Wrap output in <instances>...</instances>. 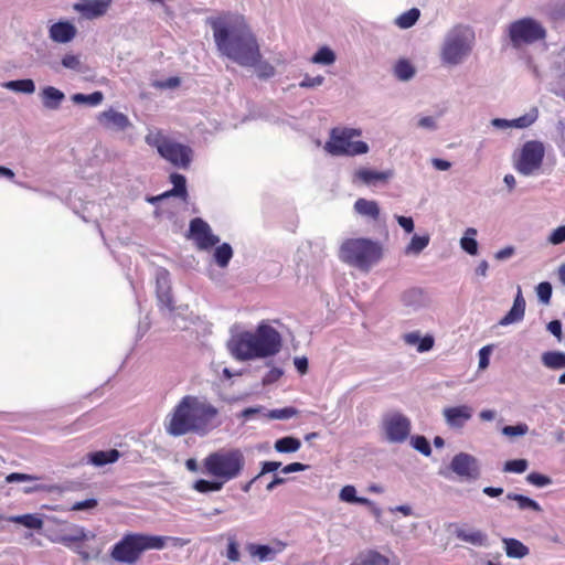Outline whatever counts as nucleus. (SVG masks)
<instances>
[{
  "mask_svg": "<svg viewBox=\"0 0 565 565\" xmlns=\"http://www.w3.org/2000/svg\"><path fill=\"white\" fill-rule=\"evenodd\" d=\"M216 50L237 65L253 68L259 79L271 78L275 67L263 58L258 40L245 19L225 13L210 20Z\"/></svg>",
  "mask_w": 565,
  "mask_h": 565,
  "instance_id": "nucleus-1",
  "label": "nucleus"
},
{
  "mask_svg": "<svg viewBox=\"0 0 565 565\" xmlns=\"http://www.w3.org/2000/svg\"><path fill=\"white\" fill-rule=\"evenodd\" d=\"M218 408L205 397L185 395L168 414L164 428L173 437L194 434L207 436L221 426Z\"/></svg>",
  "mask_w": 565,
  "mask_h": 565,
  "instance_id": "nucleus-2",
  "label": "nucleus"
},
{
  "mask_svg": "<svg viewBox=\"0 0 565 565\" xmlns=\"http://www.w3.org/2000/svg\"><path fill=\"white\" fill-rule=\"evenodd\" d=\"M227 349L241 362L267 359L280 351L281 335L274 327L262 321L254 331L233 333Z\"/></svg>",
  "mask_w": 565,
  "mask_h": 565,
  "instance_id": "nucleus-3",
  "label": "nucleus"
},
{
  "mask_svg": "<svg viewBox=\"0 0 565 565\" xmlns=\"http://www.w3.org/2000/svg\"><path fill=\"white\" fill-rule=\"evenodd\" d=\"M476 34L471 26L458 23L446 31L439 45V60L445 67H457L471 55Z\"/></svg>",
  "mask_w": 565,
  "mask_h": 565,
  "instance_id": "nucleus-4",
  "label": "nucleus"
},
{
  "mask_svg": "<svg viewBox=\"0 0 565 565\" xmlns=\"http://www.w3.org/2000/svg\"><path fill=\"white\" fill-rule=\"evenodd\" d=\"M168 540L180 542V539L149 535L141 533H129L124 535L111 548L110 557L119 563L135 564L142 553L149 550H162Z\"/></svg>",
  "mask_w": 565,
  "mask_h": 565,
  "instance_id": "nucleus-5",
  "label": "nucleus"
},
{
  "mask_svg": "<svg viewBox=\"0 0 565 565\" xmlns=\"http://www.w3.org/2000/svg\"><path fill=\"white\" fill-rule=\"evenodd\" d=\"M203 473L224 484L238 478L245 467V456L238 448H221L209 454L202 462Z\"/></svg>",
  "mask_w": 565,
  "mask_h": 565,
  "instance_id": "nucleus-6",
  "label": "nucleus"
},
{
  "mask_svg": "<svg viewBox=\"0 0 565 565\" xmlns=\"http://www.w3.org/2000/svg\"><path fill=\"white\" fill-rule=\"evenodd\" d=\"M382 257V244L364 237L345 239L339 250V258L342 262L363 271H369Z\"/></svg>",
  "mask_w": 565,
  "mask_h": 565,
  "instance_id": "nucleus-7",
  "label": "nucleus"
},
{
  "mask_svg": "<svg viewBox=\"0 0 565 565\" xmlns=\"http://www.w3.org/2000/svg\"><path fill=\"white\" fill-rule=\"evenodd\" d=\"M145 141L148 146L156 148L160 157L173 167L183 170L190 168L193 160V149L190 146L177 141L158 129L150 130Z\"/></svg>",
  "mask_w": 565,
  "mask_h": 565,
  "instance_id": "nucleus-8",
  "label": "nucleus"
},
{
  "mask_svg": "<svg viewBox=\"0 0 565 565\" xmlns=\"http://www.w3.org/2000/svg\"><path fill=\"white\" fill-rule=\"evenodd\" d=\"M362 130L350 127H335L331 129L329 140L324 150L332 156H359L369 152V145L364 141L354 140L361 137Z\"/></svg>",
  "mask_w": 565,
  "mask_h": 565,
  "instance_id": "nucleus-9",
  "label": "nucleus"
},
{
  "mask_svg": "<svg viewBox=\"0 0 565 565\" xmlns=\"http://www.w3.org/2000/svg\"><path fill=\"white\" fill-rule=\"evenodd\" d=\"M511 46L522 51L537 42L544 41L547 30L543 23L534 18L524 17L511 22L507 28Z\"/></svg>",
  "mask_w": 565,
  "mask_h": 565,
  "instance_id": "nucleus-10",
  "label": "nucleus"
},
{
  "mask_svg": "<svg viewBox=\"0 0 565 565\" xmlns=\"http://www.w3.org/2000/svg\"><path fill=\"white\" fill-rule=\"evenodd\" d=\"M544 154L543 142L537 140L526 141L518 154L514 168L523 175H532L541 168Z\"/></svg>",
  "mask_w": 565,
  "mask_h": 565,
  "instance_id": "nucleus-11",
  "label": "nucleus"
},
{
  "mask_svg": "<svg viewBox=\"0 0 565 565\" xmlns=\"http://www.w3.org/2000/svg\"><path fill=\"white\" fill-rule=\"evenodd\" d=\"M412 429L408 417L398 412L387 413L382 420V430L385 440L392 444L404 443Z\"/></svg>",
  "mask_w": 565,
  "mask_h": 565,
  "instance_id": "nucleus-12",
  "label": "nucleus"
},
{
  "mask_svg": "<svg viewBox=\"0 0 565 565\" xmlns=\"http://www.w3.org/2000/svg\"><path fill=\"white\" fill-rule=\"evenodd\" d=\"M190 238L198 248L207 250L220 243V237L212 232L211 226L202 218L195 217L190 222Z\"/></svg>",
  "mask_w": 565,
  "mask_h": 565,
  "instance_id": "nucleus-13",
  "label": "nucleus"
},
{
  "mask_svg": "<svg viewBox=\"0 0 565 565\" xmlns=\"http://www.w3.org/2000/svg\"><path fill=\"white\" fill-rule=\"evenodd\" d=\"M450 469L466 481L476 480L480 476L478 459L467 452L456 455L450 462Z\"/></svg>",
  "mask_w": 565,
  "mask_h": 565,
  "instance_id": "nucleus-14",
  "label": "nucleus"
},
{
  "mask_svg": "<svg viewBox=\"0 0 565 565\" xmlns=\"http://www.w3.org/2000/svg\"><path fill=\"white\" fill-rule=\"evenodd\" d=\"M394 177L391 169L377 171L372 168L361 167L352 174V183L355 185L377 186L386 184Z\"/></svg>",
  "mask_w": 565,
  "mask_h": 565,
  "instance_id": "nucleus-15",
  "label": "nucleus"
},
{
  "mask_svg": "<svg viewBox=\"0 0 565 565\" xmlns=\"http://www.w3.org/2000/svg\"><path fill=\"white\" fill-rule=\"evenodd\" d=\"M473 408L470 405L462 404L456 406H447L443 409V417L446 425L456 430L462 429L472 418Z\"/></svg>",
  "mask_w": 565,
  "mask_h": 565,
  "instance_id": "nucleus-16",
  "label": "nucleus"
},
{
  "mask_svg": "<svg viewBox=\"0 0 565 565\" xmlns=\"http://www.w3.org/2000/svg\"><path fill=\"white\" fill-rule=\"evenodd\" d=\"M156 289L160 307L172 311L173 299L171 296L170 274L164 268H158L156 270Z\"/></svg>",
  "mask_w": 565,
  "mask_h": 565,
  "instance_id": "nucleus-17",
  "label": "nucleus"
},
{
  "mask_svg": "<svg viewBox=\"0 0 565 565\" xmlns=\"http://www.w3.org/2000/svg\"><path fill=\"white\" fill-rule=\"evenodd\" d=\"M286 547L282 542H276L274 546L265 544L248 543L246 550L253 558L258 562L274 561L276 555L281 553Z\"/></svg>",
  "mask_w": 565,
  "mask_h": 565,
  "instance_id": "nucleus-18",
  "label": "nucleus"
},
{
  "mask_svg": "<svg viewBox=\"0 0 565 565\" xmlns=\"http://www.w3.org/2000/svg\"><path fill=\"white\" fill-rule=\"evenodd\" d=\"M111 0H78L74 9L86 19H96L106 13Z\"/></svg>",
  "mask_w": 565,
  "mask_h": 565,
  "instance_id": "nucleus-19",
  "label": "nucleus"
},
{
  "mask_svg": "<svg viewBox=\"0 0 565 565\" xmlns=\"http://www.w3.org/2000/svg\"><path fill=\"white\" fill-rule=\"evenodd\" d=\"M98 121L107 129L122 131L131 126L129 118L115 109H108L99 114Z\"/></svg>",
  "mask_w": 565,
  "mask_h": 565,
  "instance_id": "nucleus-20",
  "label": "nucleus"
},
{
  "mask_svg": "<svg viewBox=\"0 0 565 565\" xmlns=\"http://www.w3.org/2000/svg\"><path fill=\"white\" fill-rule=\"evenodd\" d=\"M170 181L173 184L172 190L164 192L161 195L152 196L149 199V202L156 203L162 200H166L170 196L179 198L182 202L186 201L188 191H186V180L184 175L180 173H172L170 175Z\"/></svg>",
  "mask_w": 565,
  "mask_h": 565,
  "instance_id": "nucleus-21",
  "label": "nucleus"
},
{
  "mask_svg": "<svg viewBox=\"0 0 565 565\" xmlns=\"http://www.w3.org/2000/svg\"><path fill=\"white\" fill-rule=\"evenodd\" d=\"M455 535L462 542L469 543L473 546H489L488 535L478 529L469 526H459L455 530Z\"/></svg>",
  "mask_w": 565,
  "mask_h": 565,
  "instance_id": "nucleus-22",
  "label": "nucleus"
},
{
  "mask_svg": "<svg viewBox=\"0 0 565 565\" xmlns=\"http://www.w3.org/2000/svg\"><path fill=\"white\" fill-rule=\"evenodd\" d=\"M50 38L57 43L71 42L76 35L75 26L70 22H56L50 28Z\"/></svg>",
  "mask_w": 565,
  "mask_h": 565,
  "instance_id": "nucleus-23",
  "label": "nucleus"
},
{
  "mask_svg": "<svg viewBox=\"0 0 565 565\" xmlns=\"http://www.w3.org/2000/svg\"><path fill=\"white\" fill-rule=\"evenodd\" d=\"M43 107L51 110L60 108L65 99V94L54 86H45L40 93Z\"/></svg>",
  "mask_w": 565,
  "mask_h": 565,
  "instance_id": "nucleus-24",
  "label": "nucleus"
},
{
  "mask_svg": "<svg viewBox=\"0 0 565 565\" xmlns=\"http://www.w3.org/2000/svg\"><path fill=\"white\" fill-rule=\"evenodd\" d=\"M541 13L553 22L565 21V0H548L541 7Z\"/></svg>",
  "mask_w": 565,
  "mask_h": 565,
  "instance_id": "nucleus-25",
  "label": "nucleus"
},
{
  "mask_svg": "<svg viewBox=\"0 0 565 565\" xmlns=\"http://www.w3.org/2000/svg\"><path fill=\"white\" fill-rule=\"evenodd\" d=\"M353 207L355 213L373 221L380 216V206L374 200L358 199Z\"/></svg>",
  "mask_w": 565,
  "mask_h": 565,
  "instance_id": "nucleus-26",
  "label": "nucleus"
},
{
  "mask_svg": "<svg viewBox=\"0 0 565 565\" xmlns=\"http://www.w3.org/2000/svg\"><path fill=\"white\" fill-rule=\"evenodd\" d=\"M403 340L408 345H417V351L419 353L429 351L434 345V338L431 335L422 338L419 331H413L404 334Z\"/></svg>",
  "mask_w": 565,
  "mask_h": 565,
  "instance_id": "nucleus-27",
  "label": "nucleus"
},
{
  "mask_svg": "<svg viewBox=\"0 0 565 565\" xmlns=\"http://www.w3.org/2000/svg\"><path fill=\"white\" fill-rule=\"evenodd\" d=\"M478 231L475 227H468L463 232L462 237L459 241L460 247L463 252L471 256L478 255L479 244L477 241Z\"/></svg>",
  "mask_w": 565,
  "mask_h": 565,
  "instance_id": "nucleus-28",
  "label": "nucleus"
},
{
  "mask_svg": "<svg viewBox=\"0 0 565 565\" xmlns=\"http://www.w3.org/2000/svg\"><path fill=\"white\" fill-rule=\"evenodd\" d=\"M93 539H95V534L93 532L86 531L82 526H74L70 533H66L61 537V542L66 546H71L73 543L89 541Z\"/></svg>",
  "mask_w": 565,
  "mask_h": 565,
  "instance_id": "nucleus-29",
  "label": "nucleus"
},
{
  "mask_svg": "<svg viewBox=\"0 0 565 565\" xmlns=\"http://www.w3.org/2000/svg\"><path fill=\"white\" fill-rule=\"evenodd\" d=\"M7 521L32 530H41L43 527V520L38 514L12 515L7 518Z\"/></svg>",
  "mask_w": 565,
  "mask_h": 565,
  "instance_id": "nucleus-30",
  "label": "nucleus"
},
{
  "mask_svg": "<svg viewBox=\"0 0 565 565\" xmlns=\"http://www.w3.org/2000/svg\"><path fill=\"white\" fill-rule=\"evenodd\" d=\"M504 550L509 557L523 558L529 554V548L516 539H503Z\"/></svg>",
  "mask_w": 565,
  "mask_h": 565,
  "instance_id": "nucleus-31",
  "label": "nucleus"
},
{
  "mask_svg": "<svg viewBox=\"0 0 565 565\" xmlns=\"http://www.w3.org/2000/svg\"><path fill=\"white\" fill-rule=\"evenodd\" d=\"M120 457V454L116 449H110L107 451H96L89 455V462L94 466L102 467L107 463H113L117 461Z\"/></svg>",
  "mask_w": 565,
  "mask_h": 565,
  "instance_id": "nucleus-32",
  "label": "nucleus"
},
{
  "mask_svg": "<svg viewBox=\"0 0 565 565\" xmlns=\"http://www.w3.org/2000/svg\"><path fill=\"white\" fill-rule=\"evenodd\" d=\"M430 237L429 235H414L411 238V242L404 249V254L406 256H416L419 255L429 244Z\"/></svg>",
  "mask_w": 565,
  "mask_h": 565,
  "instance_id": "nucleus-33",
  "label": "nucleus"
},
{
  "mask_svg": "<svg viewBox=\"0 0 565 565\" xmlns=\"http://www.w3.org/2000/svg\"><path fill=\"white\" fill-rule=\"evenodd\" d=\"M301 441L292 436L279 438L275 441L274 448L281 454L296 452L300 449Z\"/></svg>",
  "mask_w": 565,
  "mask_h": 565,
  "instance_id": "nucleus-34",
  "label": "nucleus"
},
{
  "mask_svg": "<svg viewBox=\"0 0 565 565\" xmlns=\"http://www.w3.org/2000/svg\"><path fill=\"white\" fill-rule=\"evenodd\" d=\"M542 363L552 370L565 367V353L559 351H548L542 354Z\"/></svg>",
  "mask_w": 565,
  "mask_h": 565,
  "instance_id": "nucleus-35",
  "label": "nucleus"
},
{
  "mask_svg": "<svg viewBox=\"0 0 565 565\" xmlns=\"http://www.w3.org/2000/svg\"><path fill=\"white\" fill-rule=\"evenodd\" d=\"M233 257V248L228 243H223L218 245L214 253L213 258L214 262L221 268H226Z\"/></svg>",
  "mask_w": 565,
  "mask_h": 565,
  "instance_id": "nucleus-36",
  "label": "nucleus"
},
{
  "mask_svg": "<svg viewBox=\"0 0 565 565\" xmlns=\"http://www.w3.org/2000/svg\"><path fill=\"white\" fill-rule=\"evenodd\" d=\"M2 87L23 94H33L35 92V84L32 79H17L2 83Z\"/></svg>",
  "mask_w": 565,
  "mask_h": 565,
  "instance_id": "nucleus-37",
  "label": "nucleus"
},
{
  "mask_svg": "<svg viewBox=\"0 0 565 565\" xmlns=\"http://www.w3.org/2000/svg\"><path fill=\"white\" fill-rule=\"evenodd\" d=\"M339 499L348 503L372 505V501L367 498H361L356 495V490L353 486H344L339 493Z\"/></svg>",
  "mask_w": 565,
  "mask_h": 565,
  "instance_id": "nucleus-38",
  "label": "nucleus"
},
{
  "mask_svg": "<svg viewBox=\"0 0 565 565\" xmlns=\"http://www.w3.org/2000/svg\"><path fill=\"white\" fill-rule=\"evenodd\" d=\"M223 487L224 483L215 478H213V480L200 479L193 484V489L200 493L217 492L221 491Z\"/></svg>",
  "mask_w": 565,
  "mask_h": 565,
  "instance_id": "nucleus-39",
  "label": "nucleus"
},
{
  "mask_svg": "<svg viewBox=\"0 0 565 565\" xmlns=\"http://www.w3.org/2000/svg\"><path fill=\"white\" fill-rule=\"evenodd\" d=\"M507 499L515 501L520 510H533L536 512L541 511L540 504L529 497L516 493H508Z\"/></svg>",
  "mask_w": 565,
  "mask_h": 565,
  "instance_id": "nucleus-40",
  "label": "nucleus"
},
{
  "mask_svg": "<svg viewBox=\"0 0 565 565\" xmlns=\"http://www.w3.org/2000/svg\"><path fill=\"white\" fill-rule=\"evenodd\" d=\"M394 75L399 81H409L415 75V68L408 61L401 60L396 63L394 67Z\"/></svg>",
  "mask_w": 565,
  "mask_h": 565,
  "instance_id": "nucleus-41",
  "label": "nucleus"
},
{
  "mask_svg": "<svg viewBox=\"0 0 565 565\" xmlns=\"http://www.w3.org/2000/svg\"><path fill=\"white\" fill-rule=\"evenodd\" d=\"M420 12L416 8H412L408 11L402 13L397 19L395 20V23L401 29H408L413 26L417 20L419 19Z\"/></svg>",
  "mask_w": 565,
  "mask_h": 565,
  "instance_id": "nucleus-42",
  "label": "nucleus"
},
{
  "mask_svg": "<svg viewBox=\"0 0 565 565\" xmlns=\"http://www.w3.org/2000/svg\"><path fill=\"white\" fill-rule=\"evenodd\" d=\"M539 118L537 108H532L529 113L523 116L511 119L512 128L524 129L533 125Z\"/></svg>",
  "mask_w": 565,
  "mask_h": 565,
  "instance_id": "nucleus-43",
  "label": "nucleus"
},
{
  "mask_svg": "<svg viewBox=\"0 0 565 565\" xmlns=\"http://www.w3.org/2000/svg\"><path fill=\"white\" fill-rule=\"evenodd\" d=\"M71 98L75 104H87L89 106H97L103 102L104 95L102 92H94L89 95L77 93L74 94Z\"/></svg>",
  "mask_w": 565,
  "mask_h": 565,
  "instance_id": "nucleus-44",
  "label": "nucleus"
},
{
  "mask_svg": "<svg viewBox=\"0 0 565 565\" xmlns=\"http://www.w3.org/2000/svg\"><path fill=\"white\" fill-rule=\"evenodd\" d=\"M311 62L321 65H331L335 62L334 52L328 46L320 47L311 57Z\"/></svg>",
  "mask_w": 565,
  "mask_h": 565,
  "instance_id": "nucleus-45",
  "label": "nucleus"
},
{
  "mask_svg": "<svg viewBox=\"0 0 565 565\" xmlns=\"http://www.w3.org/2000/svg\"><path fill=\"white\" fill-rule=\"evenodd\" d=\"M552 70L556 77L565 83V45L556 53Z\"/></svg>",
  "mask_w": 565,
  "mask_h": 565,
  "instance_id": "nucleus-46",
  "label": "nucleus"
},
{
  "mask_svg": "<svg viewBox=\"0 0 565 565\" xmlns=\"http://www.w3.org/2000/svg\"><path fill=\"white\" fill-rule=\"evenodd\" d=\"M422 294L418 289H409L402 294L401 301L404 306L416 309L420 306Z\"/></svg>",
  "mask_w": 565,
  "mask_h": 565,
  "instance_id": "nucleus-47",
  "label": "nucleus"
},
{
  "mask_svg": "<svg viewBox=\"0 0 565 565\" xmlns=\"http://www.w3.org/2000/svg\"><path fill=\"white\" fill-rule=\"evenodd\" d=\"M524 310L512 306L509 312L499 321L500 326H509L521 321L524 318Z\"/></svg>",
  "mask_w": 565,
  "mask_h": 565,
  "instance_id": "nucleus-48",
  "label": "nucleus"
},
{
  "mask_svg": "<svg viewBox=\"0 0 565 565\" xmlns=\"http://www.w3.org/2000/svg\"><path fill=\"white\" fill-rule=\"evenodd\" d=\"M554 141L563 154H565V118L557 120Z\"/></svg>",
  "mask_w": 565,
  "mask_h": 565,
  "instance_id": "nucleus-49",
  "label": "nucleus"
},
{
  "mask_svg": "<svg viewBox=\"0 0 565 565\" xmlns=\"http://www.w3.org/2000/svg\"><path fill=\"white\" fill-rule=\"evenodd\" d=\"M298 414V409L295 407H285L279 409L269 411L266 416L270 419H289Z\"/></svg>",
  "mask_w": 565,
  "mask_h": 565,
  "instance_id": "nucleus-50",
  "label": "nucleus"
},
{
  "mask_svg": "<svg viewBox=\"0 0 565 565\" xmlns=\"http://www.w3.org/2000/svg\"><path fill=\"white\" fill-rule=\"evenodd\" d=\"M226 557L228 561L236 563L241 559V553L238 551V543L234 535H227V548H226Z\"/></svg>",
  "mask_w": 565,
  "mask_h": 565,
  "instance_id": "nucleus-51",
  "label": "nucleus"
},
{
  "mask_svg": "<svg viewBox=\"0 0 565 565\" xmlns=\"http://www.w3.org/2000/svg\"><path fill=\"white\" fill-rule=\"evenodd\" d=\"M501 431L507 437H520L527 434L529 426L524 423H520L514 426H504Z\"/></svg>",
  "mask_w": 565,
  "mask_h": 565,
  "instance_id": "nucleus-52",
  "label": "nucleus"
},
{
  "mask_svg": "<svg viewBox=\"0 0 565 565\" xmlns=\"http://www.w3.org/2000/svg\"><path fill=\"white\" fill-rule=\"evenodd\" d=\"M411 444L416 450H418L424 456H429L431 454L430 445L426 437L424 436L412 437Z\"/></svg>",
  "mask_w": 565,
  "mask_h": 565,
  "instance_id": "nucleus-53",
  "label": "nucleus"
},
{
  "mask_svg": "<svg viewBox=\"0 0 565 565\" xmlns=\"http://www.w3.org/2000/svg\"><path fill=\"white\" fill-rule=\"evenodd\" d=\"M527 461L525 459L509 460L504 463V471L522 473L527 469Z\"/></svg>",
  "mask_w": 565,
  "mask_h": 565,
  "instance_id": "nucleus-54",
  "label": "nucleus"
},
{
  "mask_svg": "<svg viewBox=\"0 0 565 565\" xmlns=\"http://www.w3.org/2000/svg\"><path fill=\"white\" fill-rule=\"evenodd\" d=\"M536 294L541 302L550 303L552 297V285L547 281L540 282L536 287Z\"/></svg>",
  "mask_w": 565,
  "mask_h": 565,
  "instance_id": "nucleus-55",
  "label": "nucleus"
},
{
  "mask_svg": "<svg viewBox=\"0 0 565 565\" xmlns=\"http://www.w3.org/2000/svg\"><path fill=\"white\" fill-rule=\"evenodd\" d=\"M62 65L66 68L81 72L82 71V62L78 55L66 54L62 58Z\"/></svg>",
  "mask_w": 565,
  "mask_h": 565,
  "instance_id": "nucleus-56",
  "label": "nucleus"
},
{
  "mask_svg": "<svg viewBox=\"0 0 565 565\" xmlns=\"http://www.w3.org/2000/svg\"><path fill=\"white\" fill-rule=\"evenodd\" d=\"M526 480L531 484L540 487V488L546 487V486L551 484V482H552L548 477L537 473V472H532V473L527 475Z\"/></svg>",
  "mask_w": 565,
  "mask_h": 565,
  "instance_id": "nucleus-57",
  "label": "nucleus"
},
{
  "mask_svg": "<svg viewBox=\"0 0 565 565\" xmlns=\"http://www.w3.org/2000/svg\"><path fill=\"white\" fill-rule=\"evenodd\" d=\"M417 127L426 129L428 131H435L438 129L437 119L433 116L420 117L417 121Z\"/></svg>",
  "mask_w": 565,
  "mask_h": 565,
  "instance_id": "nucleus-58",
  "label": "nucleus"
},
{
  "mask_svg": "<svg viewBox=\"0 0 565 565\" xmlns=\"http://www.w3.org/2000/svg\"><path fill=\"white\" fill-rule=\"evenodd\" d=\"M324 82V77L321 75L311 77L309 75H306L303 79L299 83V86L302 88H311L322 85Z\"/></svg>",
  "mask_w": 565,
  "mask_h": 565,
  "instance_id": "nucleus-59",
  "label": "nucleus"
},
{
  "mask_svg": "<svg viewBox=\"0 0 565 565\" xmlns=\"http://www.w3.org/2000/svg\"><path fill=\"white\" fill-rule=\"evenodd\" d=\"M548 242L553 245H558L565 242V225L558 226L555 228L550 237Z\"/></svg>",
  "mask_w": 565,
  "mask_h": 565,
  "instance_id": "nucleus-60",
  "label": "nucleus"
},
{
  "mask_svg": "<svg viewBox=\"0 0 565 565\" xmlns=\"http://www.w3.org/2000/svg\"><path fill=\"white\" fill-rule=\"evenodd\" d=\"M34 480H38V478L34 476H31V475L20 473V472H12V473L8 475L6 478V481L8 483L34 481Z\"/></svg>",
  "mask_w": 565,
  "mask_h": 565,
  "instance_id": "nucleus-61",
  "label": "nucleus"
},
{
  "mask_svg": "<svg viewBox=\"0 0 565 565\" xmlns=\"http://www.w3.org/2000/svg\"><path fill=\"white\" fill-rule=\"evenodd\" d=\"M97 507L96 499H87L84 501H78L72 505V511H83V510H92Z\"/></svg>",
  "mask_w": 565,
  "mask_h": 565,
  "instance_id": "nucleus-62",
  "label": "nucleus"
},
{
  "mask_svg": "<svg viewBox=\"0 0 565 565\" xmlns=\"http://www.w3.org/2000/svg\"><path fill=\"white\" fill-rule=\"evenodd\" d=\"M491 348L490 347H483L479 350V369L484 370L489 366V359H490Z\"/></svg>",
  "mask_w": 565,
  "mask_h": 565,
  "instance_id": "nucleus-63",
  "label": "nucleus"
},
{
  "mask_svg": "<svg viewBox=\"0 0 565 565\" xmlns=\"http://www.w3.org/2000/svg\"><path fill=\"white\" fill-rule=\"evenodd\" d=\"M399 226L406 232L412 233L414 231V221L412 217L396 215L395 216Z\"/></svg>",
  "mask_w": 565,
  "mask_h": 565,
  "instance_id": "nucleus-64",
  "label": "nucleus"
}]
</instances>
